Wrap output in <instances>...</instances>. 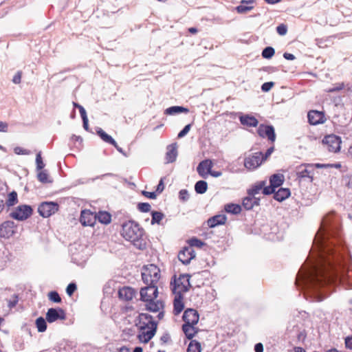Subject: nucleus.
<instances>
[{
    "mask_svg": "<svg viewBox=\"0 0 352 352\" xmlns=\"http://www.w3.org/2000/svg\"><path fill=\"white\" fill-rule=\"evenodd\" d=\"M184 324L196 325L199 319L198 312L194 309H187L184 311L182 316Z\"/></svg>",
    "mask_w": 352,
    "mask_h": 352,
    "instance_id": "4468645a",
    "label": "nucleus"
},
{
    "mask_svg": "<svg viewBox=\"0 0 352 352\" xmlns=\"http://www.w3.org/2000/svg\"><path fill=\"white\" fill-rule=\"evenodd\" d=\"M285 177L283 174H273L270 177V184L275 188L281 186L284 182Z\"/></svg>",
    "mask_w": 352,
    "mask_h": 352,
    "instance_id": "cd10ccee",
    "label": "nucleus"
},
{
    "mask_svg": "<svg viewBox=\"0 0 352 352\" xmlns=\"http://www.w3.org/2000/svg\"><path fill=\"white\" fill-rule=\"evenodd\" d=\"M276 192V188L272 186L270 184V186H264L263 188V194L265 195H272V194H274Z\"/></svg>",
    "mask_w": 352,
    "mask_h": 352,
    "instance_id": "8fccbe9b",
    "label": "nucleus"
},
{
    "mask_svg": "<svg viewBox=\"0 0 352 352\" xmlns=\"http://www.w3.org/2000/svg\"><path fill=\"white\" fill-rule=\"evenodd\" d=\"M96 221V215L90 210H84L81 212L80 221L84 226H94Z\"/></svg>",
    "mask_w": 352,
    "mask_h": 352,
    "instance_id": "f3484780",
    "label": "nucleus"
},
{
    "mask_svg": "<svg viewBox=\"0 0 352 352\" xmlns=\"http://www.w3.org/2000/svg\"><path fill=\"white\" fill-rule=\"evenodd\" d=\"M239 120L241 124L250 127H256L258 124V120L253 116L249 114H243L239 117Z\"/></svg>",
    "mask_w": 352,
    "mask_h": 352,
    "instance_id": "4be33fe9",
    "label": "nucleus"
},
{
    "mask_svg": "<svg viewBox=\"0 0 352 352\" xmlns=\"http://www.w3.org/2000/svg\"><path fill=\"white\" fill-rule=\"evenodd\" d=\"M208 189V184L204 180H199L195 184V190L197 194H204Z\"/></svg>",
    "mask_w": 352,
    "mask_h": 352,
    "instance_id": "72a5a7b5",
    "label": "nucleus"
},
{
    "mask_svg": "<svg viewBox=\"0 0 352 352\" xmlns=\"http://www.w3.org/2000/svg\"><path fill=\"white\" fill-rule=\"evenodd\" d=\"M37 178L43 184L52 182V181L48 179V174L46 170L40 171L37 175Z\"/></svg>",
    "mask_w": 352,
    "mask_h": 352,
    "instance_id": "37998d69",
    "label": "nucleus"
},
{
    "mask_svg": "<svg viewBox=\"0 0 352 352\" xmlns=\"http://www.w3.org/2000/svg\"><path fill=\"white\" fill-rule=\"evenodd\" d=\"M255 352H263V345L262 343L258 342L254 345Z\"/></svg>",
    "mask_w": 352,
    "mask_h": 352,
    "instance_id": "774afa93",
    "label": "nucleus"
},
{
    "mask_svg": "<svg viewBox=\"0 0 352 352\" xmlns=\"http://www.w3.org/2000/svg\"><path fill=\"white\" fill-rule=\"evenodd\" d=\"M33 214L31 206L22 204L16 207L10 213V217L15 220L23 221L30 218Z\"/></svg>",
    "mask_w": 352,
    "mask_h": 352,
    "instance_id": "423d86ee",
    "label": "nucleus"
},
{
    "mask_svg": "<svg viewBox=\"0 0 352 352\" xmlns=\"http://www.w3.org/2000/svg\"><path fill=\"white\" fill-rule=\"evenodd\" d=\"M190 128H191V124H188L187 125H186L183 129L182 130H181L179 131V133H178L177 135V138H182L183 137H184L185 135H187V133L189 132V131L190 130Z\"/></svg>",
    "mask_w": 352,
    "mask_h": 352,
    "instance_id": "864d4df0",
    "label": "nucleus"
},
{
    "mask_svg": "<svg viewBox=\"0 0 352 352\" xmlns=\"http://www.w3.org/2000/svg\"><path fill=\"white\" fill-rule=\"evenodd\" d=\"M188 243L190 246V248L197 247L201 248L204 245V243L197 237H192L190 239Z\"/></svg>",
    "mask_w": 352,
    "mask_h": 352,
    "instance_id": "79ce46f5",
    "label": "nucleus"
},
{
    "mask_svg": "<svg viewBox=\"0 0 352 352\" xmlns=\"http://www.w3.org/2000/svg\"><path fill=\"white\" fill-rule=\"evenodd\" d=\"M189 112V109L188 108L182 107V106H172L167 108L165 110V114L166 115H174L178 114L181 113H187Z\"/></svg>",
    "mask_w": 352,
    "mask_h": 352,
    "instance_id": "c756f323",
    "label": "nucleus"
},
{
    "mask_svg": "<svg viewBox=\"0 0 352 352\" xmlns=\"http://www.w3.org/2000/svg\"><path fill=\"white\" fill-rule=\"evenodd\" d=\"M135 294V290L129 287H124L119 289L118 296L120 299L129 301L133 299Z\"/></svg>",
    "mask_w": 352,
    "mask_h": 352,
    "instance_id": "aec40b11",
    "label": "nucleus"
},
{
    "mask_svg": "<svg viewBox=\"0 0 352 352\" xmlns=\"http://www.w3.org/2000/svg\"><path fill=\"white\" fill-rule=\"evenodd\" d=\"M296 176L298 179L309 178L311 181L313 179L314 164H302L296 167Z\"/></svg>",
    "mask_w": 352,
    "mask_h": 352,
    "instance_id": "9d476101",
    "label": "nucleus"
},
{
    "mask_svg": "<svg viewBox=\"0 0 352 352\" xmlns=\"http://www.w3.org/2000/svg\"><path fill=\"white\" fill-rule=\"evenodd\" d=\"M137 208L142 212H148L151 210V206L148 203L141 202L138 204Z\"/></svg>",
    "mask_w": 352,
    "mask_h": 352,
    "instance_id": "49530a36",
    "label": "nucleus"
},
{
    "mask_svg": "<svg viewBox=\"0 0 352 352\" xmlns=\"http://www.w3.org/2000/svg\"><path fill=\"white\" fill-rule=\"evenodd\" d=\"M190 276L187 274H181L178 279L174 276V280L170 281V286L173 294H179V293L186 292L189 290L191 287L190 283Z\"/></svg>",
    "mask_w": 352,
    "mask_h": 352,
    "instance_id": "39448f33",
    "label": "nucleus"
},
{
    "mask_svg": "<svg viewBox=\"0 0 352 352\" xmlns=\"http://www.w3.org/2000/svg\"><path fill=\"white\" fill-rule=\"evenodd\" d=\"M177 156V144L174 143L167 146V151L166 153V163H172L176 160Z\"/></svg>",
    "mask_w": 352,
    "mask_h": 352,
    "instance_id": "5701e85b",
    "label": "nucleus"
},
{
    "mask_svg": "<svg viewBox=\"0 0 352 352\" xmlns=\"http://www.w3.org/2000/svg\"><path fill=\"white\" fill-rule=\"evenodd\" d=\"M73 105H74V107L78 108V110H79L81 118L87 116V112H86L85 108L82 105H80L78 103L75 102H73Z\"/></svg>",
    "mask_w": 352,
    "mask_h": 352,
    "instance_id": "4d7b16f0",
    "label": "nucleus"
},
{
    "mask_svg": "<svg viewBox=\"0 0 352 352\" xmlns=\"http://www.w3.org/2000/svg\"><path fill=\"white\" fill-rule=\"evenodd\" d=\"M164 189V178H161L159 184H157L156 187L155 192L157 194H160L163 192Z\"/></svg>",
    "mask_w": 352,
    "mask_h": 352,
    "instance_id": "13d9d810",
    "label": "nucleus"
},
{
    "mask_svg": "<svg viewBox=\"0 0 352 352\" xmlns=\"http://www.w3.org/2000/svg\"><path fill=\"white\" fill-rule=\"evenodd\" d=\"M16 226L12 221H6L0 225V237L9 239L15 233Z\"/></svg>",
    "mask_w": 352,
    "mask_h": 352,
    "instance_id": "f8f14e48",
    "label": "nucleus"
},
{
    "mask_svg": "<svg viewBox=\"0 0 352 352\" xmlns=\"http://www.w3.org/2000/svg\"><path fill=\"white\" fill-rule=\"evenodd\" d=\"M179 199L182 201H186L189 199V193L187 190L182 189L179 192Z\"/></svg>",
    "mask_w": 352,
    "mask_h": 352,
    "instance_id": "3c124183",
    "label": "nucleus"
},
{
    "mask_svg": "<svg viewBox=\"0 0 352 352\" xmlns=\"http://www.w3.org/2000/svg\"><path fill=\"white\" fill-rule=\"evenodd\" d=\"M66 314L64 309L60 307L50 308L46 313V320L52 323L58 320H65Z\"/></svg>",
    "mask_w": 352,
    "mask_h": 352,
    "instance_id": "9b49d317",
    "label": "nucleus"
},
{
    "mask_svg": "<svg viewBox=\"0 0 352 352\" xmlns=\"http://www.w3.org/2000/svg\"><path fill=\"white\" fill-rule=\"evenodd\" d=\"M140 300L145 302V309L151 312H158L164 309L162 300H155L158 295L157 286H146L140 290Z\"/></svg>",
    "mask_w": 352,
    "mask_h": 352,
    "instance_id": "20e7f679",
    "label": "nucleus"
},
{
    "mask_svg": "<svg viewBox=\"0 0 352 352\" xmlns=\"http://www.w3.org/2000/svg\"><path fill=\"white\" fill-rule=\"evenodd\" d=\"M142 194L147 198L155 199L157 197V193L154 192L142 191Z\"/></svg>",
    "mask_w": 352,
    "mask_h": 352,
    "instance_id": "0e129e2a",
    "label": "nucleus"
},
{
    "mask_svg": "<svg viewBox=\"0 0 352 352\" xmlns=\"http://www.w3.org/2000/svg\"><path fill=\"white\" fill-rule=\"evenodd\" d=\"M344 87V84L343 82L338 83L336 85H334L332 88H331L329 91V92H336L339 91L342 89H343Z\"/></svg>",
    "mask_w": 352,
    "mask_h": 352,
    "instance_id": "bf43d9fd",
    "label": "nucleus"
},
{
    "mask_svg": "<svg viewBox=\"0 0 352 352\" xmlns=\"http://www.w3.org/2000/svg\"><path fill=\"white\" fill-rule=\"evenodd\" d=\"M22 72L18 71L12 78V82L14 84H19L21 80Z\"/></svg>",
    "mask_w": 352,
    "mask_h": 352,
    "instance_id": "052dcab7",
    "label": "nucleus"
},
{
    "mask_svg": "<svg viewBox=\"0 0 352 352\" xmlns=\"http://www.w3.org/2000/svg\"><path fill=\"white\" fill-rule=\"evenodd\" d=\"M19 302V296L14 294L12 298L8 302V306L10 309L14 308Z\"/></svg>",
    "mask_w": 352,
    "mask_h": 352,
    "instance_id": "09e8293b",
    "label": "nucleus"
},
{
    "mask_svg": "<svg viewBox=\"0 0 352 352\" xmlns=\"http://www.w3.org/2000/svg\"><path fill=\"white\" fill-rule=\"evenodd\" d=\"M274 54L275 50L272 47L268 46L263 49L261 54L264 58L270 59L274 55Z\"/></svg>",
    "mask_w": 352,
    "mask_h": 352,
    "instance_id": "ea45409f",
    "label": "nucleus"
},
{
    "mask_svg": "<svg viewBox=\"0 0 352 352\" xmlns=\"http://www.w3.org/2000/svg\"><path fill=\"white\" fill-rule=\"evenodd\" d=\"M308 122L311 125H316L324 122V115L322 112L311 110L307 114Z\"/></svg>",
    "mask_w": 352,
    "mask_h": 352,
    "instance_id": "a211bd4d",
    "label": "nucleus"
},
{
    "mask_svg": "<svg viewBox=\"0 0 352 352\" xmlns=\"http://www.w3.org/2000/svg\"><path fill=\"white\" fill-rule=\"evenodd\" d=\"M345 184L349 189L352 190V175L350 176L346 177L344 179Z\"/></svg>",
    "mask_w": 352,
    "mask_h": 352,
    "instance_id": "69168bd1",
    "label": "nucleus"
},
{
    "mask_svg": "<svg viewBox=\"0 0 352 352\" xmlns=\"http://www.w3.org/2000/svg\"><path fill=\"white\" fill-rule=\"evenodd\" d=\"M322 144L327 146L329 151L336 153L340 149L341 138L336 135H328L322 140Z\"/></svg>",
    "mask_w": 352,
    "mask_h": 352,
    "instance_id": "6e6552de",
    "label": "nucleus"
},
{
    "mask_svg": "<svg viewBox=\"0 0 352 352\" xmlns=\"http://www.w3.org/2000/svg\"><path fill=\"white\" fill-rule=\"evenodd\" d=\"M183 298V294L180 293L179 294H175V297L173 300V314L175 316L179 315L184 308Z\"/></svg>",
    "mask_w": 352,
    "mask_h": 352,
    "instance_id": "b1692460",
    "label": "nucleus"
},
{
    "mask_svg": "<svg viewBox=\"0 0 352 352\" xmlns=\"http://www.w3.org/2000/svg\"><path fill=\"white\" fill-rule=\"evenodd\" d=\"M46 319L39 317L36 320V326L38 332H44L47 329Z\"/></svg>",
    "mask_w": 352,
    "mask_h": 352,
    "instance_id": "4c0bfd02",
    "label": "nucleus"
},
{
    "mask_svg": "<svg viewBox=\"0 0 352 352\" xmlns=\"http://www.w3.org/2000/svg\"><path fill=\"white\" fill-rule=\"evenodd\" d=\"M257 133L260 137L263 138H267L272 142H274L276 140V133L272 125L261 124L257 129Z\"/></svg>",
    "mask_w": 352,
    "mask_h": 352,
    "instance_id": "ddd939ff",
    "label": "nucleus"
},
{
    "mask_svg": "<svg viewBox=\"0 0 352 352\" xmlns=\"http://www.w3.org/2000/svg\"><path fill=\"white\" fill-rule=\"evenodd\" d=\"M345 346L346 348L352 350V336H348L345 338Z\"/></svg>",
    "mask_w": 352,
    "mask_h": 352,
    "instance_id": "338daca9",
    "label": "nucleus"
},
{
    "mask_svg": "<svg viewBox=\"0 0 352 352\" xmlns=\"http://www.w3.org/2000/svg\"><path fill=\"white\" fill-rule=\"evenodd\" d=\"M276 32L280 36H284L287 32V27L286 25L282 23L276 27Z\"/></svg>",
    "mask_w": 352,
    "mask_h": 352,
    "instance_id": "603ef678",
    "label": "nucleus"
},
{
    "mask_svg": "<svg viewBox=\"0 0 352 352\" xmlns=\"http://www.w3.org/2000/svg\"><path fill=\"white\" fill-rule=\"evenodd\" d=\"M151 224L154 225L155 223L160 224L161 221L164 217V214L162 212H158L155 210L151 211Z\"/></svg>",
    "mask_w": 352,
    "mask_h": 352,
    "instance_id": "f704fd0d",
    "label": "nucleus"
},
{
    "mask_svg": "<svg viewBox=\"0 0 352 352\" xmlns=\"http://www.w3.org/2000/svg\"><path fill=\"white\" fill-rule=\"evenodd\" d=\"M14 152L16 155H30L31 153L30 151L24 149L22 147L16 146L14 148Z\"/></svg>",
    "mask_w": 352,
    "mask_h": 352,
    "instance_id": "5fc2aeb1",
    "label": "nucleus"
},
{
    "mask_svg": "<svg viewBox=\"0 0 352 352\" xmlns=\"http://www.w3.org/2000/svg\"><path fill=\"white\" fill-rule=\"evenodd\" d=\"M144 268L148 274L150 276H151V278L154 280V281L157 283L160 278V269L155 265L153 264L145 266L144 267Z\"/></svg>",
    "mask_w": 352,
    "mask_h": 352,
    "instance_id": "a878e982",
    "label": "nucleus"
},
{
    "mask_svg": "<svg viewBox=\"0 0 352 352\" xmlns=\"http://www.w3.org/2000/svg\"><path fill=\"white\" fill-rule=\"evenodd\" d=\"M135 322L140 330L138 338L141 342L148 343L156 333L157 322L153 320L151 315L145 313L139 314Z\"/></svg>",
    "mask_w": 352,
    "mask_h": 352,
    "instance_id": "7ed1b4c3",
    "label": "nucleus"
},
{
    "mask_svg": "<svg viewBox=\"0 0 352 352\" xmlns=\"http://www.w3.org/2000/svg\"><path fill=\"white\" fill-rule=\"evenodd\" d=\"M213 167V162L210 159H206L202 161H201L197 167V172L198 173L199 175L203 178H206L209 171L212 169Z\"/></svg>",
    "mask_w": 352,
    "mask_h": 352,
    "instance_id": "dca6fc26",
    "label": "nucleus"
},
{
    "mask_svg": "<svg viewBox=\"0 0 352 352\" xmlns=\"http://www.w3.org/2000/svg\"><path fill=\"white\" fill-rule=\"evenodd\" d=\"M262 152H256L246 157L244 160V166L249 170H254L263 163Z\"/></svg>",
    "mask_w": 352,
    "mask_h": 352,
    "instance_id": "1a4fd4ad",
    "label": "nucleus"
},
{
    "mask_svg": "<svg viewBox=\"0 0 352 352\" xmlns=\"http://www.w3.org/2000/svg\"><path fill=\"white\" fill-rule=\"evenodd\" d=\"M36 170H41L45 167V164L41 157V151H39L36 156Z\"/></svg>",
    "mask_w": 352,
    "mask_h": 352,
    "instance_id": "a18cd8bd",
    "label": "nucleus"
},
{
    "mask_svg": "<svg viewBox=\"0 0 352 352\" xmlns=\"http://www.w3.org/2000/svg\"><path fill=\"white\" fill-rule=\"evenodd\" d=\"M226 221L227 217L225 214H217L209 218L207 223L210 228H214L217 226L225 224Z\"/></svg>",
    "mask_w": 352,
    "mask_h": 352,
    "instance_id": "412c9836",
    "label": "nucleus"
},
{
    "mask_svg": "<svg viewBox=\"0 0 352 352\" xmlns=\"http://www.w3.org/2000/svg\"><path fill=\"white\" fill-rule=\"evenodd\" d=\"M142 278L143 282L146 285V286H156V282L154 281V280L150 276L146 271L143 269V271L142 272Z\"/></svg>",
    "mask_w": 352,
    "mask_h": 352,
    "instance_id": "e433bc0d",
    "label": "nucleus"
},
{
    "mask_svg": "<svg viewBox=\"0 0 352 352\" xmlns=\"http://www.w3.org/2000/svg\"><path fill=\"white\" fill-rule=\"evenodd\" d=\"M291 195L289 188H280L275 192L274 199L279 202L283 201L287 199Z\"/></svg>",
    "mask_w": 352,
    "mask_h": 352,
    "instance_id": "393cba45",
    "label": "nucleus"
},
{
    "mask_svg": "<svg viewBox=\"0 0 352 352\" xmlns=\"http://www.w3.org/2000/svg\"><path fill=\"white\" fill-rule=\"evenodd\" d=\"M48 298L52 302L59 303L61 302V298L56 291H52L48 293Z\"/></svg>",
    "mask_w": 352,
    "mask_h": 352,
    "instance_id": "a19ab883",
    "label": "nucleus"
},
{
    "mask_svg": "<svg viewBox=\"0 0 352 352\" xmlns=\"http://www.w3.org/2000/svg\"><path fill=\"white\" fill-rule=\"evenodd\" d=\"M266 185V181L263 180L256 182L252 186V188L248 190V195L255 197L256 195L258 194L260 190H263V188Z\"/></svg>",
    "mask_w": 352,
    "mask_h": 352,
    "instance_id": "c85d7f7f",
    "label": "nucleus"
},
{
    "mask_svg": "<svg viewBox=\"0 0 352 352\" xmlns=\"http://www.w3.org/2000/svg\"><path fill=\"white\" fill-rule=\"evenodd\" d=\"M77 289V285L75 283H70L67 288H66V293L69 296H71L74 294L75 291Z\"/></svg>",
    "mask_w": 352,
    "mask_h": 352,
    "instance_id": "de8ad7c7",
    "label": "nucleus"
},
{
    "mask_svg": "<svg viewBox=\"0 0 352 352\" xmlns=\"http://www.w3.org/2000/svg\"><path fill=\"white\" fill-rule=\"evenodd\" d=\"M195 252L192 248L185 247L178 254V259L184 265L190 263L195 257Z\"/></svg>",
    "mask_w": 352,
    "mask_h": 352,
    "instance_id": "2eb2a0df",
    "label": "nucleus"
},
{
    "mask_svg": "<svg viewBox=\"0 0 352 352\" xmlns=\"http://www.w3.org/2000/svg\"><path fill=\"white\" fill-rule=\"evenodd\" d=\"M274 150V146H272V147H270L269 148H267V150L266 151L265 154H263L262 153V160H263V162L266 160L267 159V157L271 155V154L273 153Z\"/></svg>",
    "mask_w": 352,
    "mask_h": 352,
    "instance_id": "680f3d73",
    "label": "nucleus"
},
{
    "mask_svg": "<svg viewBox=\"0 0 352 352\" xmlns=\"http://www.w3.org/2000/svg\"><path fill=\"white\" fill-rule=\"evenodd\" d=\"M95 215H96V219L103 224H109L111 221V215L108 212L99 211Z\"/></svg>",
    "mask_w": 352,
    "mask_h": 352,
    "instance_id": "7c9ffc66",
    "label": "nucleus"
},
{
    "mask_svg": "<svg viewBox=\"0 0 352 352\" xmlns=\"http://www.w3.org/2000/svg\"><path fill=\"white\" fill-rule=\"evenodd\" d=\"M254 8L253 6H245L244 4H241L236 7V10L239 14H243L248 11L252 10Z\"/></svg>",
    "mask_w": 352,
    "mask_h": 352,
    "instance_id": "c03bdc74",
    "label": "nucleus"
},
{
    "mask_svg": "<svg viewBox=\"0 0 352 352\" xmlns=\"http://www.w3.org/2000/svg\"><path fill=\"white\" fill-rule=\"evenodd\" d=\"M274 85V82H266L261 85V90L263 92H268Z\"/></svg>",
    "mask_w": 352,
    "mask_h": 352,
    "instance_id": "6e6d98bb",
    "label": "nucleus"
},
{
    "mask_svg": "<svg viewBox=\"0 0 352 352\" xmlns=\"http://www.w3.org/2000/svg\"><path fill=\"white\" fill-rule=\"evenodd\" d=\"M259 204L260 198L252 195L251 196L248 195V196L244 197L242 201V206L247 210H250L254 208V206H259Z\"/></svg>",
    "mask_w": 352,
    "mask_h": 352,
    "instance_id": "6ab92c4d",
    "label": "nucleus"
},
{
    "mask_svg": "<svg viewBox=\"0 0 352 352\" xmlns=\"http://www.w3.org/2000/svg\"><path fill=\"white\" fill-rule=\"evenodd\" d=\"M122 236L138 250L146 247V237L144 229L135 221L129 220L122 225Z\"/></svg>",
    "mask_w": 352,
    "mask_h": 352,
    "instance_id": "f03ea898",
    "label": "nucleus"
},
{
    "mask_svg": "<svg viewBox=\"0 0 352 352\" xmlns=\"http://www.w3.org/2000/svg\"><path fill=\"white\" fill-rule=\"evenodd\" d=\"M96 133L104 142L108 143L111 145L115 144V140L111 135L107 134L101 128H97Z\"/></svg>",
    "mask_w": 352,
    "mask_h": 352,
    "instance_id": "2f4dec72",
    "label": "nucleus"
},
{
    "mask_svg": "<svg viewBox=\"0 0 352 352\" xmlns=\"http://www.w3.org/2000/svg\"><path fill=\"white\" fill-rule=\"evenodd\" d=\"M343 250L340 219L329 213L322 219L309 256L296 275V287L317 292L329 284L343 283L349 272Z\"/></svg>",
    "mask_w": 352,
    "mask_h": 352,
    "instance_id": "f257e3e1",
    "label": "nucleus"
},
{
    "mask_svg": "<svg viewBox=\"0 0 352 352\" xmlns=\"http://www.w3.org/2000/svg\"><path fill=\"white\" fill-rule=\"evenodd\" d=\"M201 346L200 342L195 340H192L188 346L187 352H201Z\"/></svg>",
    "mask_w": 352,
    "mask_h": 352,
    "instance_id": "c9c22d12",
    "label": "nucleus"
},
{
    "mask_svg": "<svg viewBox=\"0 0 352 352\" xmlns=\"http://www.w3.org/2000/svg\"><path fill=\"white\" fill-rule=\"evenodd\" d=\"M170 341V336L168 333H164L160 338L162 344H166Z\"/></svg>",
    "mask_w": 352,
    "mask_h": 352,
    "instance_id": "e2e57ef3",
    "label": "nucleus"
},
{
    "mask_svg": "<svg viewBox=\"0 0 352 352\" xmlns=\"http://www.w3.org/2000/svg\"><path fill=\"white\" fill-rule=\"evenodd\" d=\"M58 208L59 205L56 202L44 201L39 204L38 212L41 217L47 218L56 213Z\"/></svg>",
    "mask_w": 352,
    "mask_h": 352,
    "instance_id": "0eeeda50",
    "label": "nucleus"
},
{
    "mask_svg": "<svg viewBox=\"0 0 352 352\" xmlns=\"http://www.w3.org/2000/svg\"><path fill=\"white\" fill-rule=\"evenodd\" d=\"M195 325L184 324L182 325V331L188 340H191L198 332V329L194 327Z\"/></svg>",
    "mask_w": 352,
    "mask_h": 352,
    "instance_id": "bb28decb",
    "label": "nucleus"
},
{
    "mask_svg": "<svg viewBox=\"0 0 352 352\" xmlns=\"http://www.w3.org/2000/svg\"><path fill=\"white\" fill-rule=\"evenodd\" d=\"M224 210L232 214H238L241 212V206L239 204L230 203L224 206Z\"/></svg>",
    "mask_w": 352,
    "mask_h": 352,
    "instance_id": "473e14b6",
    "label": "nucleus"
},
{
    "mask_svg": "<svg viewBox=\"0 0 352 352\" xmlns=\"http://www.w3.org/2000/svg\"><path fill=\"white\" fill-rule=\"evenodd\" d=\"M18 201L17 193L15 191H12L8 194L6 204L8 206H12Z\"/></svg>",
    "mask_w": 352,
    "mask_h": 352,
    "instance_id": "58836bf2",
    "label": "nucleus"
}]
</instances>
